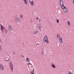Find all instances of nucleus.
<instances>
[{
    "mask_svg": "<svg viewBox=\"0 0 74 74\" xmlns=\"http://www.w3.org/2000/svg\"><path fill=\"white\" fill-rule=\"evenodd\" d=\"M43 41L45 42H47V44H48L49 41H48V37L47 36H45L44 37L43 39Z\"/></svg>",
    "mask_w": 74,
    "mask_h": 74,
    "instance_id": "1",
    "label": "nucleus"
},
{
    "mask_svg": "<svg viewBox=\"0 0 74 74\" xmlns=\"http://www.w3.org/2000/svg\"><path fill=\"white\" fill-rule=\"evenodd\" d=\"M9 64L11 71L12 73H13V64H12V62H10Z\"/></svg>",
    "mask_w": 74,
    "mask_h": 74,
    "instance_id": "2",
    "label": "nucleus"
},
{
    "mask_svg": "<svg viewBox=\"0 0 74 74\" xmlns=\"http://www.w3.org/2000/svg\"><path fill=\"white\" fill-rule=\"evenodd\" d=\"M16 23L19 26L21 25V21L19 20L18 18H16Z\"/></svg>",
    "mask_w": 74,
    "mask_h": 74,
    "instance_id": "3",
    "label": "nucleus"
},
{
    "mask_svg": "<svg viewBox=\"0 0 74 74\" xmlns=\"http://www.w3.org/2000/svg\"><path fill=\"white\" fill-rule=\"evenodd\" d=\"M60 5H61L62 6L61 8H62V7H64V5H63V4H63V1L62 0H61L60 1Z\"/></svg>",
    "mask_w": 74,
    "mask_h": 74,
    "instance_id": "4",
    "label": "nucleus"
},
{
    "mask_svg": "<svg viewBox=\"0 0 74 74\" xmlns=\"http://www.w3.org/2000/svg\"><path fill=\"white\" fill-rule=\"evenodd\" d=\"M62 9H64V11L65 13L67 12V8L66 7H65L64 6V7H62Z\"/></svg>",
    "mask_w": 74,
    "mask_h": 74,
    "instance_id": "5",
    "label": "nucleus"
},
{
    "mask_svg": "<svg viewBox=\"0 0 74 74\" xmlns=\"http://www.w3.org/2000/svg\"><path fill=\"white\" fill-rule=\"evenodd\" d=\"M9 29L10 33H11V31L12 30V26H11V25H10L9 27Z\"/></svg>",
    "mask_w": 74,
    "mask_h": 74,
    "instance_id": "6",
    "label": "nucleus"
},
{
    "mask_svg": "<svg viewBox=\"0 0 74 74\" xmlns=\"http://www.w3.org/2000/svg\"><path fill=\"white\" fill-rule=\"evenodd\" d=\"M0 25L1 26V30L2 33H3V30L4 29V27H3V26L1 24H0Z\"/></svg>",
    "mask_w": 74,
    "mask_h": 74,
    "instance_id": "7",
    "label": "nucleus"
},
{
    "mask_svg": "<svg viewBox=\"0 0 74 74\" xmlns=\"http://www.w3.org/2000/svg\"><path fill=\"white\" fill-rule=\"evenodd\" d=\"M51 66L53 67V69H56V66L54 64H53V63H52V64H51Z\"/></svg>",
    "mask_w": 74,
    "mask_h": 74,
    "instance_id": "8",
    "label": "nucleus"
},
{
    "mask_svg": "<svg viewBox=\"0 0 74 74\" xmlns=\"http://www.w3.org/2000/svg\"><path fill=\"white\" fill-rule=\"evenodd\" d=\"M59 40L60 42V43H61V44L62 43V42H63V40H62V38L61 37L59 39Z\"/></svg>",
    "mask_w": 74,
    "mask_h": 74,
    "instance_id": "9",
    "label": "nucleus"
},
{
    "mask_svg": "<svg viewBox=\"0 0 74 74\" xmlns=\"http://www.w3.org/2000/svg\"><path fill=\"white\" fill-rule=\"evenodd\" d=\"M38 28L39 30H41V28H42V27H41V26L40 25V24H39L38 25Z\"/></svg>",
    "mask_w": 74,
    "mask_h": 74,
    "instance_id": "10",
    "label": "nucleus"
},
{
    "mask_svg": "<svg viewBox=\"0 0 74 74\" xmlns=\"http://www.w3.org/2000/svg\"><path fill=\"white\" fill-rule=\"evenodd\" d=\"M23 0L24 1L25 4L27 5V3H28V2H27V0Z\"/></svg>",
    "mask_w": 74,
    "mask_h": 74,
    "instance_id": "11",
    "label": "nucleus"
},
{
    "mask_svg": "<svg viewBox=\"0 0 74 74\" xmlns=\"http://www.w3.org/2000/svg\"><path fill=\"white\" fill-rule=\"evenodd\" d=\"M0 68L2 69V70H3L4 69V67H3V65L1 64V66H0Z\"/></svg>",
    "mask_w": 74,
    "mask_h": 74,
    "instance_id": "12",
    "label": "nucleus"
},
{
    "mask_svg": "<svg viewBox=\"0 0 74 74\" xmlns=\"http://www.w3.org/2000/svg\"><path fill=\"white\" fill-rule=\"evenodd\" d=\"M30 4L32 5H34V2H33V1H32V2H30Z\"/></svg>",
    "mask_w": 74,
    "mask_h": 74,
    "instance_id": "13",
    "label": "nucleus"
},
{
    "mask_svg": "<svg viewBox=\"0 0 74 74\" xmlns=\"http://www.w3.org/2000/svg\"><path fill=\"white\" fill-rule=\"evenodd\" d=\"M60 34H57V37L58 38H60Z\"/></svg>",
    "mask_w": 74,
    "mask_h": 74,
    "instance_id": "14",
    "label": "nucleus"
},
{
    "mask_svg": "<svg viewBox=\"0 0 74 74\" xmlns=\"http://www.w3.org/2000/svg\"><path fill=\"white\" fill-rule=\"evenodd\" d=\"M10 60V59L8 58L7 57L6 58V61H7L8 62Z\"/></svg>",
    "mask_w": 74,
    "mask_h": 74,
    "instance_id": "15",
    "label": "nucleus"
},
{
    "mask_svg": "<svg viewBox=\"0 0 74 74\" xmlns=\"http://www.w3.org/2000/svg\"><path fill=\"white\" fill-rule=\"evenodd\" d=\"M29 59H30L29 58H27L26 59V60L27 62H29Z\"/></svg>",
    "mask_w": 74,
    "mask_h": 74,
    "instance_id": "16",
    "label": "nucleus"
},
{
    "mask_svg": "<svg viewBox=\"0 0 74 74\" xmlns=\"http://www.w3.org/2000/svg\"><path fill=\"white\" fill-rule=\"evenodd\" d=\"M38 33V31H35L34 32V34H37Z\"/></svg>",
    "mask_w": 74,
    "mask_h": 74,
    "instance_id": "17",
    "label": "nucleus"
},
{
    "mask_svg": "<svg viewBox=\"0 0 74 74\" xmlns=\"http://www.w3.org/2000/svg\"><path fill=\"white\" fill-rule=\"evenodd\" d=\"M68 26H70V21H69V22H68Z\"/></svg>",
    "mask_w": 74,
    "mask_h": 74,
    "instance_id": "18",
    "label": "nucleus"
},
{
    "mask_svg": "<svg viewBox=\"0 0 74 74\" xmlns=\"http://www.w3.org/2000/svg\"><path fill=\"white\" fill-rule=\"evenodd\" d=\"M5 34H7V29H5Z\"/></svg>",
    "mask_w": 74,
    "mask_h": 74,
    "instance_id": "19",
    "label": "nucleus"
},
{
    "mask_svg": "<svg viewBox=\"0 0 74 74\" xmlns=\"http://www.w3.org/2000/svg\"><path fill=\"white\" fill-rule=\"evenodd\" d=\"M42 55V56H44V53L43 52V51H42L41 53Z\"/></svg>",
    "mask_w": 74,
    "mask_h": 74,
    "instance_id": "20",
    "label": "nucleus"
},
{
    "mask_svg": "<svg viewBox=\"0 0 74 74\" xmlns=\"http://www.w3.org/2000/svg\"><path fill=\"white\" fill-rule=\"evenodd\" d=\"M57 22L58 23H59V20L57 19Z\"/></svg>",
    "mask_w": 74,
    "mask_h": 74,
    "instance_id": "21",
    "label": "nucleus"
},
{
    "mask_svg": "<svg viewBox=\"0 0 74 74\" xmlns=\"http://www.w3.org/2000/svg\"><path fill=\"white\" fill-rule=\"evenodd\" d=\"M2 51V50H1V46L0 45V51L1 52Z\"/></svg>",
    "mask_w": 74,
    "mask_h": 74,
    "instance_id": "22",
    "label": "nucleus"
},
{
    "mask_svg": "<svg viewBox=\"0 0 74 74\" xmlns=\"http://www.w3.org/2000/svg\"><path fill=\"white\" fill-rule=\"evenodd\" d=\"M30 74H34V73L31 72H30Z\"/></svg>",
    "mask_w": 74,
    "mask_h": 74,
    "instance_id": "23",
    "label": "nucleus"
},
{
    "mask_svg": "<svg viewBox=\"0 0 74 74\" xmlns=\"http://www.w3.org/2000/svg\"><path fill=\"white\" fill-rule=\"evenodd\" d=\"M39 19H38V17L37 16V18H36V20H38Z\"/></svg>",
    "mask_w": 74,
    "mask_h": 74,
    "instance_id": "24",
    "label": "nucleus"
},
{
    "mask_svg": "<svg viewBox=\"0 0 74 74\" xmlns=\"http://www.w3.org/2000/svg\"><path fill=\"white\" fill-rule=\"evenodd\" d=\"M30 64H31V63H28V64H27V65L28 66H29V65H30Z\"/></svg>",
    "mask_w": 74,
    "mask_h": 74,
    "instance_id": "25",
    "label": "nucleus"
},
{
    "mask_svg": "<svg viewBox=\"0 0 74 74\" xmlns=\"http://www.w3.org/2000/svg\"><path fill=\"white\" fill-rule=\"evenodd\" d=\"M68 74H71V73L70 72V73H69Z\"/></svg>",
    "mask_w": 74,
    "mask_h": 74,
    "instance_id": "26",
    "label": "nucleus"
},
{
    "mask_svg": "<svg viewBox=\"0 0 74 74\" xmlns=\"http://www.w3.org/2000/svg\"><path fill=\"white\" fill-rule=\"evenodd\" d=\"M21 18H22V16L21 15Z\"/></svg>",
    "mask_w": 74,
    "mask_h": 74,
    "instance_id": "27",
    "label": "nucleus"
},
{
    "mask_svg": "<svg viewBox=\"0 0 74 74\" xmlns=\"http://www.w3.org/2000/svg\"><path fill=\"white\" fill-rule=\"evenodd\" d=\"M32 73H34V68L33 69V70L32 71Z\"/></svg>",
    "mask_w": 74,
    "mask_h": 74,
    "instance_id": "28",
    "label": "nucleus"
},
{
    "mask_svg": "<svg viewBox=\"0 0 74 74\" xmlns=\"http://www.w3.org/2000/svg\"><path fill=\"white\" fill-rule=\"evenodd\" d=\"M21 56L22 57H23V58L24 57V56H23V55H21Z\"/></svg>",
    "mask_w": 74,
    "mask_h": 74,
    "instance_id": "29",
    "label": "nucleus"
},
{
    "mask_svg": "<svg viewBox=\"0 0 74 74\" xmlns=\"http://www.w3.org/2000/svg\"><path fill=\"white\" fill-rule=\"evenodd\" d=\"M13 53H14V55H15V52H14Z\"/></svg>",
    "mask_w": 74,
    "mask_h": 74,
    "instance_id": "30",
    "label": "nucleus"
},
{
    "mask_svg": "<svg viewBox=\"0 0 74 74\" xmlns=\"http://www.w3.org/2000/svg\"><path fill=\"white\" fill-rule=\"evenodd\" d=\"M73 4H74V0H73Z\"/></svg>",
    "mask_w": 74,
    "mask_h": 74,
    "instance_id": "31",
    "label": "nucleus"
},
{
    "mask_svg": "<svg viewBox=\"0 0 74 74\" xmlns=\"http://www.w3.org/2000/svg\"><path fill=\"white\" fill-rule=\"evenodd\" d=\"M41 21V20L40 19L39 20V22H40V21Z\"/></svg>",
    "mask_w": 74,
    "mask_h": 74,
    "instance_id": "32",
    "label": "nucleus"
},
{
    "mask_svg": "<svg viewBox=\"0 0 74 74\" xmlns=\"http://www.w3.org/2000/svg\"><path fill=\"white\" fill-rule=\"evenodd\" d=\"M31 2H31V1H30L29 0V3H31Z\"/></svg>",
    "mask_w": 74,
    "mask_h": 74,
    "instance_id": "33",
    "label": "nucleus"
},
{
    "mask_svg": "<svg viewBox=\"0 0 74 74\" xmlns=\"http://www.w3.org/2000/svg\"><path fill=\"white\" fill-rule=\"evenodd\" d=\"M31 64V66H32V64Z\"/></svg>",
    "mask_w": 74,
    "mask_h": 74,
    "instance_id": "34",
    "label": "nucleus"
},
{
    "mask_svg": "<svg viewBox=\"0 0 74 74\" xmlns=\"http://www.w3.org/2000/svg\"><path fill=\"white\" fill-rule=\"evenodd\" d=\"M37 44L38 45H39V44Z\"/></svg>",
    "mask_w": 74,
    "mask_h": 74,
    "instance_id": "35",
    "label": "nucleus"
},
{
    "mask_svg": "<svg viewBox=\"0 0 74 74\" xmlns=\"http://www.w3.org/2000/svg\"><path fill=\"white\" fill-rule=\"evenodd\" d=\"M0 42H1V41L0 40Z\"/></svg>",
    "mask_w": 74,
    "mask_h": 74,
    "instance_id": "36",
    "label": "nucleus"
},
{
    "mask_svg": "<svg viewBox=\"0 0 74 74\" xmlns=\"http://www.w3.org/2000/svg\"><path fill=\"white\" fill-rule=\"evenodd\" d=\"M72 74H73V73H72Z\"/></svg>",
    "mask_w": 74,
    "mask_h": 74,
    "instance_id": "37",
    "label": "nucleus"
},
{
    "mask_svg": "<svg viewBox=\"0 0 74 74\" xmlns=\"http://www.w3.org/2000/svg\"><path fill=\"white\" fill-rule=\"evenodd\" d=\"M36 45H37V44Z\"/></svg>",
    "mask_w": 74,
    "mask_h": 74,
    "instance_id": "38",
    "label": "nucleus"
},
{
    "mask_svg": "<svg viewBox=\"0 0 74 74\" xmlns=\"http://www.w3.org/2000/svg\"><path fill=\"white\" fill-rule=\"evenodd\" d=\"M62 8H63V7H62Z\"/></svg>",
    "mask_w": 74,
    "mask_h": 74,
    "instance_id": "39",
    "label": "nucleus"
}]
</instances>
